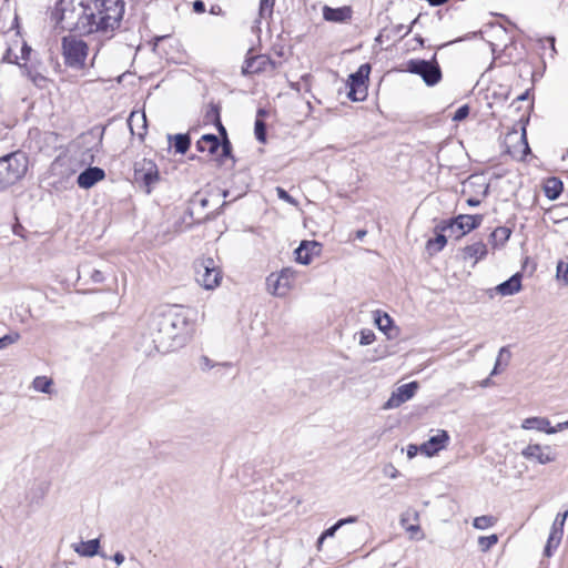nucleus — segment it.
Listing matches in <instances>:
<instances>
[{
  "label": "nucleus",
  "instance_id": "nucleus-30",
  "mask_svg": "<svg viewBox=\"0 0 568 568\" xmlns=\"http://www.w3.org/2000/svg\"><path fill=\"white\" fill-rule=\"evenodd\" d=\"M544 191L549 200H556L562 191V183L558 179H549L545 184Z\"/></svg>",
  "mask_w": 568,
  "mask_h": 568
},
{
  "label": "nucleus",
  "instance_id": "nucleus-39",
  "mask_svg": "<svg viewBox=\"0 0 568 568\" xmlns=\"http://www.w3.org/2000/svg\"><path fill=\"white\" fill-rule=\"evenodd\" d=\"M255 136L260 142H265V124L262 120L255 121Z\"/></svg>",
  "mask_w": 568,
  "mask_h": 568
},
{
  "label": "nucleus",
  "instance_id": "nucleus-41",
  "mask_svg": "<svg viewBox=\"0 0 568 568\" xmlns=\"http://www.w3.org/2000/svg\"><path fill=\"white\" fill-rule=\"evenodd\" d=\"M19 339V334H8L0 337V349L8 347L9 345L16 343Z\"/></svg>",
  "mask_w": 568,
  "mask_h": 568
},
{
  "label": "nucleus",
  "instance_id": "nucleus-58",
  "mask_svg": "<svg viewBox=\"0 0 568 568\" xmlns=\"http://www.w3.org/2000/svg\"><path fill=\"white\" fill-rule=\"evenodd\" d=\"M366 232L365 231H358L357 232V237L362 239L363 236H365Z\"/></svg>",
  "mask_w": 568,
  "mask_h": 568
},
{
  "label": "nucleus",
  "instance_id": "nucleus-53",
  "mask_svg": "<svg viewBox=\"0 0 568 568\" xmlns=\"http://www.w3.org/2000/svg\"><path fill=\"white\" fill-rule=\"evenodd\" d=\"M140 562L135 558H130L125 568H139Z\"/></svg>",
  "mask_w": 568,
  "mask_h": 568
},
{
  "label": "nucleus",
  "instance_id": "nucleus-11",
  "mask_svg": "<svg viewBox=\"0 0 568 568\" xmlns=\"http://www.w3.org/2000/svg\"><path fill=\"white\" fill-rule=\"evenodd\" d=\"M483 221L481 215H469V214H460L456 216L450 223L445 226H442V231L450 230L452 232L455 229L458 230L457 237H460L474 229L478 227Z\"/></svg>",
  "mask_w": 568,
  "mask_h": 568
},
{
  "label": "nucleus",
  "instance_id": "nucleus-42",
  "mask_svg": "<svg viewBox=\"0 0 568 568\" xmlns=\"http://www.w3.org/2000/svg\"><path fill=\"white\" fill-rule=\"evenodd\" d=\"M383 474L390 479H395L398 477L399 471L393 464L389 463L383 467Z\"/></svg>",
  "mask_w": 568,
  "mask_h": 568
},
{
  "label": "nucleus",
  "instance_id": "nucleus-48",
  "mask_svg": "<svg viewBox=\"0 0 568 568\" xmlns=\"http://www.w3.org/2000/svg\"><path fill=\"white\" fill-rule=\"evenodd\" d=\"M193 10L197 13H202L205 11V4L202 1L196 0L193 2Z\"/></svg>",
  "mask_w": 568,
  "mask_h": 568
},
{
  "label": "nucleus",
  "instance_id": "nucleus-16",
  "mask_svg": "<svg viewBox=\"0 0 568 568\" xmlns=\"http://www.w3.org/2000/svg\"><path fill=\"white\" fill-rule=\"evenodd\" d=\"M353 10L348 6L332 8L329 6L323 7V18L327 22L345 23L352 19Z\"/></svg>",
  "mask_w": 568,
  "mask_h": 568
},
{
  "label": "nucleus",
  "instance_id": "nucleus-3",
  "mask_svg": "<svg viewBox=\"0 0 568 568\" xmlns=\"http://www.w3.org/2000/svg\"><path fill=\"white\" fill-rule=\"evenodd\" d=\"M28 170V159L22 152L0 158V192L21 180Z\"/></svg>",
  "mask_w": 568,
  "mask_h": 568
},
{
  "label": "nucleus",
  "instance_id": "nucleus-33",
  "mask_svg": "<svg viewBox=\"0 0 568 568\" xmlns=\"http://www.w3.org/2000/svg\"><path fill=\"white\" fill-rule=\"evenodd\" d=\"M447 243V239L444 234H438L435 239H430L427 242V248L434 253L442 251Z\"/></svg>",
  "mask_w": 568,
  "mask_h": 568
},
{
  "label": "nucleus",
  "instance_id": "nucleus-10",
  "mask_svg": "<svg viewBox=\"0 0 568 568\" xmlns=\"http://www.w3.org/2000/svg\"><path fill=\"white\" fill-rule=\"evenodd\" d=\"M196 148L200 152H207L211 155L216 154L219 158H226L231 152L230 142L225 139L223 144H220V140L216 135L204 134L197 141Z\"/></svg>",
  "mask_w": 568,
  "mask_h": 568
},
{
  "label": "nucleus",
  "instance_id": "nucleus-31",
  "mask_svg": "<svg viewBox=\"0 0 568 568\" xmlns=\"http://www.w3.org/2000/svg\"><path fill=\"white\" fill-rule=\"evenodd\" d=\"M408 514H404L400 518L402 526L406 529V531L409 534V537L413 539L420 540L424 538V534L420 530L419 525H407L408 520Z\"/></svg>",
  "mask_w": 568,
  "mask_h": 568
},
{
  "label": "nucleus",
  "instance_id": "nucleus-56",
  "mask_svg": "<svg viewBox=\"0 0 568 568\" xmlns=\"http://www.w3.org/2000/svg\"><path fill=\"white\" fill-rule=\"evenodd\" d=\"M7 59L9 62H16V63H19L17 60H18V57H14V60L11 58V50L8 51V54H7Z\"/></svg>",
  "mask_w": 568,
  "mask_h": 568
},
{
  "label": "nucleus",
  "instance_id": "nucleus-61",
  "mask_svg": "<svg viewBox=\"0 0 568 568\" xmlns=\"http://www.w3.org/2000/svg\"><path fill=\"white\" fill-rule=\"evenodd\" d=\"M414 517H415V519H417L418 518V514L414 513Z\"/></svg>",
  "mask_w": 568,
  "mask_h": 568
},
{
  "label": "nucleus",
  "instance_id": "nucleus-13",
  "mask_svg": "<svg viewBox=\"0 0 568 568\" xmlns=\"http://www.w3.org/2000/svg\"><path fill=\"white\" fill-rule=\"evenodd\" d=\"M450 440V436L445 429H438L428 440L420 445V454L426 457H433L439 452L446 449Z\"/></svg>",
  "mask_w": 568,
  "mask_h": 568
},
{
  "label": "nucleus",
  "instance_id": "nucleus-5",
  "mask_svg": "<svg viewBox=\"0 0 568 568\" xmlns=\"http://www.w3.org/2000/svg\"><path fill=\"white\" fill-rule=\"evenodd\" d=\"M297 272L292 267H284L280 272L271 273L266 278L270 294L285 297L294 288Z\"/></svg>",
  "mask_w": 568,
  "mask_h": 568
},
{
  "label": "nucleus",
  "instance_id": "nucleus-52",
  "mask_svg": "<svg viewBox=\"0 0 568 568\" xmlns=\"http://www.w3.org/2000/svg\"><path fill=\"white\" fill-rule=\"evenodd\" d=\"M31 49L24 44L21 49V60H27Z\"/></svg>",
  "mask_w": 568,
  "mask_h": 568
},
{
  "label": "nucleus",
  "instance_id": "nucleus-27",
  "mask_svg": "<svg viewBox=\"0 0 568 568\" xmlns=\"http://www.w3.org/2000/svg\"><path fill=\"white\" fill-rule=\"evenodd\" d=\"M511 357V353L507 346H504L499 349L495 366L490 373V376L497 375L501 373L509 364Z\"/></svg>",
  "mask_w": 568,
  "mask_h": 568
},
{
  "label": "nucleus",
  "instance_id": "nucleus-23",
  "mask_svg": "<svg viewBox=\"0 0 568 568\" xmlns=\"http://www.w3.org/2000/svg\"><path fill=\"white\" fill-rule=\"evenodd\" d=\"M521 290V275L516 273L509 280L500 283L496 286L498 294L503 296H510L518 293Z\"/></svg>",
  "mask_w": 568,
  "mask_h": 568
},
{
  "label": "nucleus",
  "instance_id": "nucleus-37",
  "mask_svg": "<svg viewBox=\"0 0 568 568\" xmlns=\"http://www.w3.org/2000/svg\"><path fill=\"white\" fill-rule=\"evenodd\" d=\"M494 524H495V519L490 516L476 517L473 523L475 528L481 529V530L491 527Z\"/></svg>",
  "mask_w": 568,
  "mask_h": 568
},
{
  "label": "nucleus",
  "instance_id": "nucleus-35",
  "mask_svg": "<svg viewBox=\"0 0 568 568\" xmlns=\"http://www.w3.org/2000/svg\"><path fill=\"white\" fill-rule=\"evenodd\" d=\"M375 339V333L369 328H364L358 333V344L362 346L371 345Z\"/></svg>",
  "mask_w": 568,
  "mask_h": 568
},
{
  "label": "nucleus",
  "instance_id": "nucleus-19",
  "mask_svg": "<svg viewBox=\"0 0 568 568\" xmlns=\"http://www.w3.org/2000/svg\"><path fill=\"white\" fill-rule=\"evenodd\" d=\"M271 65L266 55H255L247 58L242 67V74L250 75L265 71Z\"/></svg>",
  "mask_w": 568,
  "mask_h": 568
},
{
  "label": "nucleus",
  "instance_id": "nucleus-57",
  "mask_svg": "<svg viewBox=\"0 0 568 568\" xmlns=\"http://www.w3.org/2000/svg\"><path fill=\"white\" fill-rule=\"evenodd\" d=\"M219 130H220V132H221L223 135H226V131H225L224 126H223L221 123L219 124Z\"/></svg>",
  "mask_w": 568,
  "mask_h": 568
},
{
  "label": "nucleus",
  "instance_id": "nucleus-59",
  "mask_svg": "<svg viewBox=\"0 0 568 568\" xmlns=\"http://www.w3.org/2000/svg\"><path fill=\"white\" fill-rule=\"evenodd\" d=\"M526 97H527L526 94L519 95V97H518V100H525V99H526Z\"/></svg>",
  "mask_w": 568,
  "mask_h": 568
},
{
  "label": "nucleus",
  "instance_id": "nucleus-46",
  "mask_svg": "<svg viewBox=\"0 0 568 568\" xmlns=\"http://www.w3.org/2000/svg\"><path fill=\"white\" fill-rule=\"evenodd\" d=\"M418 453H420V446H417L415 444H409L407 446V457L409 459H413Z\"/></svg>",
  "mask_w": 568,
  "mask_h": 568
},
{
  "label": "nucleus",
  "instance_id": "nucleus-18",
  "mask_svg": "<svg viewBox=\"0 0 568 568\" xmlns=\"http://www.w3.org/2000/svg\"><path fill=\"white\" fill-rule=\"evenodd\" d=\"M487 253V245L483 241H477L462 250V258L464 261H471L473 265H475L477 262L485 258Z\"/></svg>",
  "mask_w": 568,
  "mask_h": 568
},
{
  "label": "nucleus",
  "instance_id": "nucleus-4",
  "mask_svg": "<svg viewBox=\"0 0 568 568\" xmlns=\"http://www.w3.org/2000/svg\"><path fill=\"white\" fill-rule=\"evenodd\" d=\"M195 281L206 291H214L223 277L221 265L213 257H201L194 263Z\"/></svg>",
  "mask_w": 568,
  "mask_h": 568
},
{
  "label": "nucleus",
  "instance_id": "nucleus-22",
  "mask_svg": "<svg viewBox=\"0 0 568 568\" xmlns=\"http://www.w3.org/2000/svg\"><path fill=\"white\" fill-rule=\"evenodd\" d=\"M488 191V185L485 183L484 179L480 175H471L467 181L463 184V193L470 194L473 192L485 196Z\"/></svg>",
  "mask_w": 568,
  "mask_h": 568
},
{
  "label": "nucleus",
  "instance_id": "nucleus-51",
  "mask_svg": "<svg viewBox=\"0 0 568 568\" xmlns=\"http://www.w3.org/2000/svg\"><path fill=\"white\" fill-rule=\"evenodd\" d=\"M467 204L469 206H477L479 205L480 203V199L479 197H476V196H469L467 200H466Z\"/></svg>",
  "mask_w": 568,
  "mask_h": 568
},
{
  "label": "nucleus",
  "instance_id": "nucleus-29",
  "mask_svg": "<svg viewBox=\"0 0 568 568\" xmlns=\"http://www.w3.org/2000/svg\"><path fill=\"white\" fill-rule=\"evenodd\" d=\"M511 231L509 227L499 226L496 227L490 234V243L497 247L503 246L510 237Z\"/></svg>",
  "mask_w": 568,
  "mask_h": 568
},
{
  "label": "nucleus",
  "instance_id": "nucleus-15",
  "mask_svg": "<svg viewBox=\"0 0 568 568\" xmlns=\"http://www.w3.org/2000/svg\"><path fill=\"white\" fill-rule=\"evenodd\" d=\"M322 245L316 241H303L295 250V261L303 265H308L314 257L318 256Z\"/></svg>",
  "mask_w": 568,
  "mask_h": 568
},
{
  "label": "nucleus",
  "instance_id": "nucleus-21",
  "mask_svg": "<svg viewBox=\"0 0 568 568\" xmlns=\"http://www.w3.org/2000/svg\"><path fill=\"white\" fill-rule=\"evenodd\" d=\"M71 548L81 557H93L99 554L100 540L91 539L79 541L71 545Z\"/></svg>",
  "mask_w": 568,
  "mask_h": 568
},
{
  "label": "nucleus",
  "instance_id": "nucleus-2",
  "mask_svg": "<svg viewBox=\"0 0 568 568\" xmlns=\"http://www.w3.org/2000/svg\"><path fill=\"white\" fill-rule=\"evenodd\" d=\"M77 21L72 11L62 10L63 28L73 29L83 34L113 32L124 13L123 0H88L80 3Z\"/></svg>",
  "mask_w": 568,
  "mask_h": 568
},
{
  "label": "nucleus",
  "instance_id": "nucleus-20",
  "mask_svg": "<svg viewBox=\"0 0 568 568\" xmlns=\"http://www.w3.org/2000/svg\"><path fill=\"white\" fill-rule=\"evenodd\" d=\"M104 176H105V173L102 169L93 166V168H89L85 171H83L82 173H80L77 182L80 187L90 189L95 183L102 181L104 179Z\"/></svg>",
  "mask_w": 568,
  "mask_h": 568
},
{
  "label": "nucleus",
  "instance_id": "nucleus-24",
  "mask_svg": "<svg viewBox=\"0 0 568 568\" xmlns=\"http://www.w3.org/2000/svg\"><path fill=\"white\" fill-rule=\"evenodd\" d=\"M550 422L546 417H528L521 422V428L525 430H538L549 435Z\"/></svg>",
  "mask_w": 568,
  "mask_h": 568
},
{
  "label": "nucleus",
  "instance_id": "nucleus-6",
  "mask_svg": "<svg viewBox=\"0 0 568 568\" xmlns=\"http://www.w3.org/2000/svg\"><path fill=\"white\" fill-rule=\"evenodd\" d=\"M65 64L80 69L84 65L88 55V45L75 38H64L62 42Z\"/></svg>",
  "mask_w": 568,
  "mask_h": 568
},
{
  "label": "nucleus",
  "instance_id": "nucleus-32",
  "mask_svg": "<svg viewBox=\"0 0 568 568\" xmlns=\"http://www.w3.org/2000/svg\"><path fill=\"white\" fill-rule=\"evenodd\" d=\"M556 278L564 286H568V262L559 261L556 267Z\"/></svg>",
  "mask_w": 568,
  "mask_h": 568
},
{
  "label": "nucleus",
  "instance_id": "nucleus-28",
  "mask_svg": "<svg viewBox=\"0 0 568 568\" xmlns=\"http://www.w3.org/2000/svg\"><path fill=\"white\" fill-rule=\"evenodd\" d=\"M53 381L47 376H37L33 378L31 383V388L36 392L43 394H52L53 393Z\"/></svg>",
  "mask_w": 568,
  "mask_h": 568
},
{
  "label": "nucleus",
  "instance_id": "nucleus-7",
  "mask_svg": "<svg viewBox=\"0 0 568 568\" xmlns=\"http://www.w3.org/2000/svg\"><path fill=\"white\" fill-rule=\"evenodd\" d=\"M520 454L525 459L538 465L552 464L558 459L557 450L547 444L529 443Z\"/></svg>",
  "mask_w": 568,
  "mask_h": 568
},
{
  "label": "nucleus",
  "instance_id": "nucleus-14",
  "mask_svg": "<svg viewBox=\"0 0 568 568\" xmlns=\"http://www.w3.org/2000/svg\"><path fill=\"white\" fill-rule=\"evenodd\" d=\"M568 516V510L562 514H558L552 523L550 534L545 547V555L550 557L552 551L558 548L561 542V538L564 535V526Z\"/></svg>",
  "mask_w": 568,
  "mask_h": 568
},
{
  "label": "nucleus",
  "instance_id": "nucleus-9",
  "mask_svg": "<svg viewBox=\"0 0 568 568\" xmlns=\"http://www.w3.org/2000/svg\"><path fill=\"white\" fill-rule=\"evenodd\" d=\"M371 65L362 64L358 70L349 75L348 79V98L353 101H363L367 95L366 81L368 80Z\"/></svg>",
  "mask_w": 568,
  "mask_h": 568
},
{
  "label": "nucleus",
  "instance_id": "nucleus-1",
  "mask_svg": "<svg viewBox=\"0 0 568 568\" xmlns=\"http://www.w3.org/2000/svg\"><path fill=\"white\" fill-rule=\"evenodd\" d=\"M195 312L179 305L156 308L148 320L146 337L151 345L146 352H173L182 347L194 332Z\"/></svg>",
  "mask_w": 568,
  "mask_h": 568
},
{
  "label": "nucleus",
  "instance_id": "nucleus-26",
  "mask_svg": "<svg viewBox=\"0 0 568 568\" xmlns=\"http://www.w3.org/2000/svg\"><path fill=\"white\" fill-rule=\"evenodd\" d=\"M145 114L139 112H132L129 118V126L133 134H138L139 136H143L145 133L146 124H145Z\"/></svg>",
  "mask_w": 568,
  "mask_h": 568
},
{
  "label": "nucleus",
  "instance_id": "nucleus-40",
  "mask_svg": "<svg viewBox=\"0 0 568 568\" xmlns=\"http://www.w3.org/2000/svg\"><path fill=\"white\" fill-rule=\"evenodd\" d=\"M276 193H277V196L287 202L288 204L293 205V206H297L298 205V202L293 199L284 189L277 186L276 187Z\"/></svg>",
  "mask_w": 568,
  "mask_h": 568
},
{
  "label": "nucleus",
  "instance_id": "nucleus-34",
  "mask_svg": "<svg viewBox=\"0 0 568 568\" xmlns=\"http://www.w3.org/2000/svg\"><path fill=\"white\" fill-rule=\"evenodd\" d=\"M190 146V139L184 134H176L174 136V148L178 153L184 154Z\"/></svg>",
  "mask_w": 568,
  "mask_h": 568
},
{
  "label": "nucleus",
  "instance_id": "nucleus-43",
  "mask_svg": "<svg viewBox=\"0 0 568 568\" xmlns=\"http://www.w3.org/2000/svg\"><path fill=\"white\" fill-rule=\"evenodd\" d=\"M468 114H469V106L467 104L462 105L455 112V114L453 116V120L454 121H462V120L466 119L468 116Z\"/></svg>",
  "mask_w": 568,
  "mask_h": 568
},
{
  "label": "nucleus",
  "instance_id": "nucleus-12",
  "mask_svg": "<svg viewBox=\"0 0 568 568\" xmlns=\"http://www.w3.org/2000/svg\"><path fill=\"white\" fill-rule=\"evenodd\" d=\"M417 389V382H410L408 384L400 385L392 393L389 398L385 402V404L383 405V409L388 410L399 407L402 404L413 398Z\"/></svg>",
  "mask_w": 568,
  "mask_h": 568
},
{
  "label": "nucleus",
  "instance_id": "nucleus-8",
  "mask_svg": "<svg viewBox=\"0 0 568 568\" xmlns=\"http://www.w3.org/2000/svg\"><path fill=\"white\" fill-rule=\"evenodd\" d=\"M407 71L420 75L429 87L437 84L442 79V71L435 60H410L407 63Z\"/></svg>",
  "mask_w": 568,
  "mask_h": 568
},
{
  "label": "nucleus",
  "instance_id": "nucleus-36",
  "mask_svg": "<svg viewBox=\"0 0 568 568\" xmlns=\"http://www.w3.org/2000/svg\"><path fill=\"white\" fill-rule=\"evenodd\" d=\"M498 541L497 535L493 534L490 536H483L478 539V545L481 551L489 550L493 546H495Z\"/></svg>",
  "mask_w": 568,
  "mask_h": 568
},
{
  "label": "nucleus",
  "instance_id": "nucleus-54",
  "mask_svg": "<svg viewBox=\"0 0 568 568\" xmlns=\"http://www.w3.org/2000/svg\"><path fill=\"white\" fill-rule=\"evenodd\" d=\"M432 6H440L445 3L447 0H427Z\"/></svg>",
  "mask_w": 568,
  "mask_h": 568
},
{
  "label": "nucleus",
  "instance_id": "nucleus-62",
  "mask_svg": "<svg viewBox=\"0 0 568 568\" xmlns=\"http://www.w3.org/2000/svg\"><path fill=\"white\" fill-rule=\"evenodd\" d=\"M0 568H3L2 566H0Z\"/></svg>",
  "mask_w": 568,
  "mask_h": 568
},
{
  "label": "nucleus",
  "instance_id": "nucleus-55",
  "mask_svg": "<svg viewBox=\"0 0 568 568\" xmlns=\"http://www.w3.org/2000/svg\"><path fill=\"white\" fill-rule=\"evenodd\" d=\"M490 385H491V381H490V378H486V379H484V381L480 383V386H481V387H488V386H490Z\"/></svg>",
  "mask_w": 568,
  "mask_h": 568
},
{
  "label": "nucleus",
  "instance_id": "nucleus-60",
  "mask_svg": "<svg viewBox=\"0 0 568 568\" xmlns=\"http://www.w3.org/2000/svg\"><path fill=\"white\" fill-rule=\"evenodd\" d=\"M417 41H419L420 44L424 42L422 38H417Z\"/></svg>",
  "mask_w": 568,
  "mask_h": 568
},
{
  "label": "nucleus",
  "instance_id": "nucleus-38",
  "mask_svg": "<svg viewBox=\"0 0 568 568\" xmlns=\"http://www.w3.org/2000/svg\"><path fill=\"white\" fill-rule=\"evenodd\" d=\"M339 525L338 523L336 521L332 527H329L328 529H326L318 538L317 540V550H321L322 549V546H323V542L326 538H331V537H334L335 536V532L339 529Z\"/></svg>",
  "mask_w": 568,
  "mask_h": 568
},
{
  "label": "nucleus",
  "instance_id": "nucleus-17",
  "mask_svg": "<svg viewBox=\"0 0 568 568\" xmlns=\"http://www.w3.org/2000/svg\"><path fill=\"white\" fill-rule=\"evenodd\" d=\"M374 322L378 329L383 332L388 339H393L398 336L399 329L394 325L392 317L387 313L375 311Z\"/></svg>",
  "mask_w": 568,
  "mask_h": 568
},
{
  "label": "nucleus",
  "instance_id": "nucleus-44",
  "mask_svg": "<svg viewBox=\"0 0 568 568\" xmlns=\"http://www.w3.org/2000/svg\"><path fill=\"white\" fill-rule=\"evenodd\" d=\"M274 2H275V0H261V3H260L261 14L263 16L265 13H272Z\"/></svg>",
  "mask_w": 568,
  "mask_h": 568
},
{
  "label": "nucleus",
  "instance_id": "nucleus-50",
  "mask_svg": "<svg viewBox=\"0 0 568 568\" xmlns=\"http://www.w3.org/2000/svg\"><path fill=\"white\" fill-rule=\"evenodd\" d=\"M125 560V557L122 552H116L114 554L113 556V561L116 564V565H122Z\"/></svg>",
  "mask_w": 568,
  "mask_h": 568
},
{
  "label": "nucleus",
  "instance_id": "nucleus-45",
  "mask_svg": "<svg viewBox=\"0 0 568 568\" xmlns=\"http://www.w3.org/2000/svg\"><path fill=\"white\" fill-rule=\"evenodd\" d=\"M565 429H568V420L558 423L556 426H550L549 435L562 432Z\"/></svg>",
  "mask_w": 568,
  "mask_h": 568
},
{
  "label": "nucleus",
  "instance_id": "nucleus-25",
  "mask_svg": "<svg viewBox=\"0 0 568 568\" xmlns=\"http://www.w3.org/2000/svg\"><path fill=\"white\" fill-rule=\"evenodd\" d=\"M136 175L142 173V181L148 186V193L150 192V186L158 182L159 173L155 165L152 162H144L143 168L141 170L135 171Z\"/></svg>",
  "mask_w": 568,
  "mask_h": 568
},
{
  "label": "nucleus",
  "instance_id": "nucleus-49",
  "mask_svg": "<svg viewBox=\"0 0 568 568\" xmlns=\"http://www.w3.org/2000/svg\"><path fill=\"white\" fill-rule=\"evenodd\" d=\"M519 141H520L521 146L524 148V153L529 151L528 143H527V140H526V131H525V129L523 130V133L519 135Z\"/></svg>",
  "mask_w": 568,
  "mask_h": 568
},
{
  "label": "nucleus",
  "instance_id": "nucleus-47",
  "mask_svg": "<svg viewBox=\"0 0 568 568\" xmlns=\"http://www.w3.org/2000/svg\"><path fill=\"white\" fill-rule=\"evenodd\" d=\"M356 521H357L356 516H349V517L342 518V519L337 520L339 527H343L344 525H348V524H354Z\"/></svg>",
  "mask_w": 568,
  "mask_h": 568
}]
</instances>
